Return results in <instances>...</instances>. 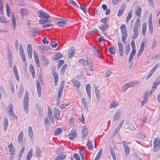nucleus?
I'll use <instances>...</instances> for the list:
<instances>
[{"label":"nucleus","instance_id":"12","mask_svg":"<svg viewBox=\"0 0 160 160\" xmlns=\"http://www.w3.org/2000/svg\"><path fill=\"white\" fill-rule=\"evenodd\" d=\"M69 138L71 140H73L76 136L77 133L75 129H72L70 132Z\"/></svg>","mask_w":160,"mask_h":160},{"label":"nucleus","instance_id":"5","mask_svg":"<svg viewBox=\"0 0 160 160\" xmlns=\"http://www.w3.org/2000/svg\"><path fill=\"white\" fill-rule=\"evenodd\" d=\"M40 82H42V79H40V81L38 80L37 81L36 87L37 88V92L38 97H40L41 96V87L40 85Z\"/></svg>","mask_w":160,"mask_h":160},{"label":"nucleus","instance_id":"64","mask_svg":"<svg viewBox=\"0 0 160 160\" xmlns=\"http://www.w3.org/2000/svg\"><path fill=\"white\" fill-rule=\"evenodd\" d=\"M130 49L129 45H128L126 47L125 53L127 55L129 53Z\"/></svg>","mask_w":160,"mask_h":160},{"label":"nucleus","instance_id":"16","mask_svg":"<svg viewBox=\"0 0 160 160\" xmlns=\"http://www.w3.org/2000/svg\"><path fill=\"white\" fill-rule=\"evenodd\" d=\"M9 148V152L10 154L11 155H13L15 154V148L12 145V143H11L8 145Z\"/></svg>","mask_w":160,"mask_h":160},{"label":"nucleus","instance_id":"3","mask_svg":"<svg viewBox=\"0 0 160 160\" xmlns=\"http://www.w3.org/2000/svg\"><path fill=\"white\" fill-rule=\"evenodd\" d=\"M38 16L42 18L47 19L50 17L49 14L46 13V12L42 10L39 11L38 12Z\"/></svg>","mask_w":160,"mask_h":160},{"label":"nucleus","instance_id":"21","mask_svg":"<svg viewBox=\"0 0 160 160\" xmlns=\"http://www.w3.org/2000/svg\"><path fill=\"white\" fill-rule=\"evenodd\" d=\"M135 12L136 16H138L139 18H140L141 16V14L142 12L141 8L139 6H137L135 10Z\"/></svg>","mask_w":160,"mask_h":160},{"label":"nucleus","instance_id":"53","mask_svg":"<svg viewBox=\"0 0 160 160\" xmlns=\"http://www.w3.org/2000/svg\"><path fill=\"white\" fill-rule=\"evenodd\" d=\"M108 51L112 54H114L115 53V48L113 47H111L109 48Z\"/></svg>","mask_w":160,"mask_h":160},{"label":"nucleus","instance_id":"30","mask_svg":"<svg viewBox=\"0 0 160 160\" xmlns=\"http://www.w3.org/2000/svg\"><path fill=\"white\" fill-rule=\"evenodd\" d=\"M139 83V82L138 81H136L135 82H132L126 83L127 85V86L128 88L132 87L134 86H136Z\"/></svg>","mask_w":160,"mask_h":160},{"label":"nucleus","instance_id":"2","mask_svg":"<svg viewBox=\"0 0 160 160\" xmlns=\"http://www.w3.org/2000/svg\"><path fill=\"white\" fill-rule=\"evenodd\" d=\"M28 92L27 91L25 93L23 102L24 109L27 114L28 113Z\"/></svg>","mask_w":160,"mask_h":160},{"label":"nucleus","instance_id":"36","mask_svg":"<svg viewBox=\"0 0 160 160\" xmlns=\"http://www.w3.org/2000/svg\"><path fill=\"white\" fill-rule=\"evenodd\" d=\"M82 103L84 106V108L87 111H88V107L87 101L84 98L81 99Z\"/></svg>","mask_w":160,"mask_h":160},{"label":"nucleus","instance_id":"23","mask_svg":"<svg viewBox=\"0 0 160 160\" xmlns=\"http://www.w3.org/2000/svg\"><path fill=\"white\" fill-rule=\"evenodd\" d=\"M28 134L30 139H33L34 138L33 131L32 128L30 126H29L28 127Z\"/></svg>","mask_w":160,"mask_h":160},{"label":"nucleus","instance_id":"60","mask_svg":"<svg viewBox=\"0 0 160 160\" xmlns=\"http://www.w3.org/2000/svg\"><path fill=\"white\" fill-rule=\"evenodd\" d=\"M13 73H14V74L15 76L16 79L17 80V81L18 82H19L20 80H19V76L18 74V71H15L13 72Z\"/></svg>","mask_w":160,"mask_h":160},{"label":"nucleus","instance_id":"61","mask_svg":"<svg viewBox=\"0 0 160 160\" xmlns=\"http://www.w3.org/2000/svg\"><path fill=\"white\" fill-rule=\"evenodd\" d=\"M109 150H110V152L111 153V155L113 158V159H114V158H115L116 156L115 155V154L114 150L112 148H110V149Z\"/></svg>","mask_w":160,"mask_h":160},{"label":"nucleus","instance_id":"7","mask_svg":"<svg viewBox=\"0 0 160 160\" xmlns=\"http://www.w3.org/2000/svg\"><path fill=\"white\" fill-rule=\"evenodd\" d=\"M9 111H8L9 114L12 117L15 118H17V116L13 112V106L11 103H10L8 106Z\"/></svg>","mask_w":160,"mask_h":160},{"label":"nucleus","instance_id":"47","mask_svg":"<svg viewBox=\"0 0 160 160\" xmlns=\"http://www.w3.org/2000/svg\"><path fill=\"white\" fill-rule=\"evenodd\" d=\"M67 65L65 64L61 68L60 71V73L62 75H63L64 74Z\"/></svg>","mask_w":160,"mask_h":160},{"label":"nucleus","instance_id":"63","mask_svg":"<svg viewBox=\"0 0 160 160\" xmlns=\"http://www.w3.org/2000/svg\"><path fill=\"white\" fill-rule=\"evenodd\" d=\"M79 152L82 160H84V152L82 150L79 149Z\"/></svg>","mask_w":160,"mask_h":160},{"label":"nucleus","instance_id":"18","mask_svg":"<svg viewBox=\"0 0 160 160\" xmlns=\"http://www.w3.org/2000/svg\"><path fill=\"white\" fill-rule=\"evenodd\" d=\"M144 46L145 42L144 41H143L141 43V44L140 48L138 51L137 54L138 57H139L142 53V52L144 50Z\"/></svg>","mask_w":160,"mask_h":160},{"label":"nucleus","instance_id":"57","mask_svg":"<svg viewBox=\"0 0 160 160\" xmlns=\"http://www.w3.org/2000/svg\"><path fill=\"white\" fill-rule=\"evenodd\" d=\"M40 48L41 50L45 51H48L50 49V47L48 46H42Z\"/></svg>","mask_w":160,"mask_h":160},{"label":"nucleus","instance_id":"44","mask_svg":"<svg viewBox=\"0 0 160 160\" xmlns=\"http://www.w3.org/2000/svg\"><path fill=\"white\" fill-rule=\"evenodd\" d=\"M8 126V119L6 118H5L4 119V122L3 124V128L5 131H6L7 130Z\"/></svg>","mask_w":160,"mask_h":160},{"label":"nucleus","instance_id":"43","mask_svg":"<svg viewBox=\"0 0 160 160\" xmlns=\"http://www.w3.org/2000/svg\"><path fill=\"white\" fill-rule=\"evenodd\" d=\"M72 81L73 84L74 86L78 88L80 86L81 84L78 81L75 79H72Z\"/></svg>","mask_w":160,"mask_h":160},{"label":"nucleus","instance_id":"45","mask_svg":"<svg viewBox=\"0 0 160 160\" xmlns=\"http://www.w3.org/2000/svg\"><path fill=\"white\" fill-rule=\"evenodd\" d=\"M132 10H131L128 13V15L126 18V21L127 23L130 20V19L132 18Z\"/></svg>","mask_w":160,"mask_h":160},{"label":"nucleus","instance_id":"39","mask_svg":"<svg viewBox=\"0 0 160 160\" xmlns=\"http://www.w3.org/2000/svg\"><path fill=\"white\" fill-rule=\"evenodd\" d=\"M30 72L32 73V78H34L35 76V72L34 68L33 66L31 64H30Z\"/></svg>","mask_w":160,"mask_h":160},{"label":"nucleus","instance_id":"40","mask_svg":"<svg viewBox=\"0 0 160 160\" xmlns=\"http://www.w3.org/2000/svg\"><path fill=\"white\" fill-rule=\"evenodd\" d=\"M148 26L149 30H153V28L152 17L150 16L149 17L148 20Z\"/></svg>","mask_w":160,"mask_h":160},{"label":"nucleus","instance_id":"13","mask_svg":"<svg viewBox=\"0 0 160 160\" xmlns=\"http://www.w3.org/2000/svg\"><path fill=\"white\" fill-rule=\"evenodd\" d=\"M27 51L29 58H31L32 56V48L31 44L28 45L27 47Z\"/></svg>","mask_w":160,"mask_h":160},{"label":"nucleus","instance_id":"59","mask_svg":"<svg viewBox=\"0 0 160 160\" xmlns=\"http://www.w3.org/2000/svg\"><path fill=\"white\" fill-rule=\"evenodd\" d=\"M25 149V147H23L22 149H21L20 152H19V159H20L22 156V154L23 153Z\"/></svg>","mask_w":160,"mask_h":160},{"label":"nucleus","instance_id":"35","mask_svg":"<svg viewBox=\"0 0 160 160\" xmlns=\"http://www.w3.org/2000/svg\"><path fill=\"white\" fill-rule=\"evenodd\" d=\"M94 88L95 91V93L97 97V98L98 100H99L100 96V91L98 89L97 87L96 86H94Z\"/></svg>","mask_w":160,"mask_h":160},{"label":"nucleus","instance_id":"51","mask_svg":"<svg viewBox=\"0 0 160 160\" xmlns=\"http://www.w3.org/2000/svg\"><path fill=\"white\" fill-rule=\"evenodd\" d=\"M102 154V150L100 149L94 160H99Z\"/></svg>","mask_w":160,"mask_h":160},{"label":"nucleus","instance_id":"31","mask_svg":"<svg viewBox=\"0 0 160 160\" xmlns=\"http://www.w3.org/2000/svg\"><path fill=\"white\" fill-rule=\"evenodd\" d=\"M118 102L113 100L110 104L109 108L110 109H111L113 108L116 107L118 106Z\"/></svg>","mask_w":160,"mask_h":160},{"label":"nucleus","instance_id":"24","mask_svg":"<svg viewBox=\"0 0 160 160\" xmlns=\"http://www.w3.org/2000/svg\"><path fill=\"white\" fill-rule=\"evenodd\" d=\"M88 133V131L87 127H84L82 130V138H84L86 136Z\"/></svg>","mask_w":160,"mask_h":160},{"label":"nucleus","instance_id":"10","mask_svg":"<svg viewBox=\"0 0 160 160\" xmlns=\"http://www.w3.org/2000/svg\"><path fill=\"white\" fill-rule=\"evenodd\" d=\"M158 80L157 81H156L153 84L152 88H151L150 92L151 93H152L153 92H154L155 90L157 88V86L159 84L160 81V76L158 77Z\"/></svg>","mask_w":160,"mask_h":160},{"label":"nucleus","instance_id":"17","mask_svg":"<svg viewBox=\"0 0 160 160\" xmlns=\"http://www.w3.org/2000/svg\"><path fill=\"white\" fill-rule=\"evenodd\" d=\"M47 21H49L48 20V19H46V20H43L42 19H41L39 21V22H40V23L42 24V28H48V27H50L51 26H53V25L51 24H47L44 25V22H47Z\"/></svg>","mask_w":160,"mask_h":160},{"label":"nucleus","instance_id":"38","mask_svg":"<svg viewBox=\"0 0 160 160\" xmlns=\"http://www.w3.org/2000/svg\"><path fill=\"white\" fill-rule=\"evenodd\" d=\"M20 12L21 15L23 16L28 15L29 13L28 10L25 8L22 9Z\"/></svg>","mask_w":160,"mask_h":160},{"label":"nucleus","instance_id":"4","mask_svg":"<svg viewBox=\"0 0 160 160\" xmlns=\"http://www.w3.org/2000/svg\"><path fill=\"white\" fill-rule=\"evenodd\" d=\"M159 141L158 138H155L154 140L153 151L154 152H156L158 151L159 148L158 147V146H159V148L160 149V143Z\"/></svg>","mask_w":160,"mask_h":160},{"label":"nucleus","instance_id":"50","mask_svg":"<svg viewBox=\"0 0 160 160\" xmlns=\"http://www.w3.org/2000/svg\"><path fill=\"white\" fill-rule=\"evenodd\" d=\"M6 7L7 15L8 17H9L10 16V11L9 6L8 3L6 4Z\"/></svg>","mask_w":160,"mask_h":160},{"label":"nucleus","instance_id":"8","mask_svg":"<svg viewBox=\"0 0 160 160\" xmlns=\"http://www.w3.org/2000/svg\"><path fill=\"white\" fill-rule=\"evenodd\" d=\"M159 64L157 63L156 64L152 69L149 72L148 75L146 79H149L153 74L154 72H155L157 68L158 67Z\"/></svg>","mask_w":160,"mask_h":160},{"label":"nucleus","instance_id":"34","mask_svg":"<svg viewBox=\"0 0 160 160\" xmlns=\"http://www.w3.org/2000/svg\"><path fill=\"white\" fill-rule=\"evenodd\" d=\"M23 136V132L21 131L19 133L18 136V140L19 143H20L22 142Z\"/></svg>","mask_w":160,"mask_h":160},{"label":"nucleus","instance_id":"41","mask_svg":"<svg viewBox=\"0 0 160 160\" xmlns=\"http://www.w3.org/2000/svg\"><path fill=\"white\" fill-rule=\"evenodd\" d=\"M12 20L13 26V29H15L16 27L15 17L14 13H12Z\"/></svg>","mask_w":160,"mask_h":160},{"label":"nucleus","instance_id":"62","mask_svg":"<svg viewBox=\"0 0 160 160\" xmlns=\"http://www.w3.org/2000/svg\"><path fill=\"white\" fill-rule=\"evenodd\" d=\"M134 33L132 35V38L135 39H136L138 35V31H133Z\"/></svg>","mask_w":160,"mask_h":160},{"label":"nucleus","instance_id":"56","mask_svg":"<svg viewBox=\"0 0 160 160\" xmlns=\"http://www.w3.org/2000/svg\"><path fill=\"white\" fill-rule=\"evenodd\" d=\"M152 59L153 60L160 59V53L155 55L153 56L152 57Z\"/></svg>","mask_w":160,"mask_h":160},{"label":"nucleus","instance_id":"49","mask_svg":"<svg viewBox=\"0 0 160 160\" xmlns=\"http://www.w3.org/2000/svg\"><path fill=\"white\" fill-rule=\"evenodd\" d=\"M64 151V147L63 146H59L56 151L57 154L62 153Z\"/></svg>","mask_w":160,"mask_h":160},{"label":"nucleus","instance_id":"42","mask_svg":"<svg viewBox=\"0 0 160 160\" xmlns=\"http://www.w3.org/2000/svg\"><path fill=\"white\" fill-rule=\"evenodd\" d=\"M32 149H31L28 153L27 155V159L28 160H30L32 156Z\"/></svg>","mask_w":160,"mask_h":160},{"label":"nucleus","instance_id":"20","mask_svg":"<svg viewBox=\"0 0 160 160\" xmlns=\"http://www.w3.org/2000/svg\"><path fill=\"white\" fill-rule=\"evenodd\" d=\"M91 87L89 84H87L86 86V89L87 94L88 98L90 99L91 98Z\"/></svg>","mask_w":160,"mask_h":160},{"label":"nucleus","instance_id":"32","mask_svg":"<svg viewBox=\"0 0 160 160\" xmlns=\"http://www.w3.org/2000/svg\"><path fill=\"white\" fill-rule=\"evenodd\" d=\"M66 157L65 154H59L55 158L54 160H62L65 159Z\"/></svg>","mask_w":160,"mask_h":160},{"label":"nucleus","instance_id":"28","mask_svg":"<svg viewBox=\"0 0 160 160\" xmlns=\"http://www.w3.org/2000/svg\"><path fill=\"white\" fill-rule=\"evenodd\" d=\"M75 49L74 48H72L70 49L68 52V57L69 58H72L75 54Z\"/></svg>","mask_w":160,"mask_h":160},{"label":"nucleus","instance_id":"19","mask_svg":"<svg viewBox=\"0 0 160 160\" xmlns=\"http://www.w3.org/2000/svg\"><path fill=\"white\" fill-rule=\"evenodd\" d=\"M119 52L120 56L122 57L123 54V46L122 43L121 42H118V44Z\"/></svg>","mask_w":160,"mask_h":160},{"label":"nucleus","instance_id":"33","mask_svg":"<svg viewBox=\"0 0 160 160\" xmlns=\"http://www.w3.org/2000/svg\"><path fill=\"white\" fill-rule=\"evenodd\" d=\"M135 52L136 50H133V49L132 50V52H131L128 60L129 62H131L133 58V56L135 53Z\"/></svg>","mask_w":160,"mask_h":160},{"label":"nucleus","instance_id":"15","mask_svg":"<svg viewBox=\"0 0 160 160\" xmlns=\"http://www.w3.org/2000/svg\"><path fill=\"white\" fill-rule=\"evenodd\" d=\"M122 35V40L123 43H126L125 40L127 39L128 37V33L127 31H121Z\"/></svg>","mask_w":160,"mask_h":160},{"label":"nucleus","instance_id":"9","mask_svg":"<svg viewBox=\"0 0 160 160\" xmlns=\"http://www.w3.org/2000/svg\"><path fill=\"white\" fill-rule=\"evenodd\" d=\"M122 143L124 148L125 154L127 155H128L130 152V148L126 142L125 141H122Z\"/></svg>","mask_w":160,"mask_h":160},{"label":"nucleus","instance_id":"29","mask_svg":"<svg viewBox=\"0 0 160 160\" xmlns=\"http://www.w3.org/2000/svg\"><path fill=\"white\" fill-rule=\"evenodd\" d=\"M139 83V82L138 81H136L135 82H132L126 83L127 85V86L128 88L132 87L134 86H136Z\"/></svg>","mask_w":160,"mask_h":160},{"label":"nucleus","instance_id":"22","mask_svg":"<svg viewBox=\"0 0 160 160\" xmlns=\"http://www.w3.org/2000/svg\"><path fill=\"white\" fill-rule=\"evenodd\" d=\"M67 22L66 20H61L57 22V25L58 27H62L65 26Z\"/></svg>","mask_w":160,"mask_h":160},{"label":"nucleus","instance_id":"25","mask_svg":"<svg viewBox=\"0 0 160 160\" xmlns=\"http://www.w3.org/2000/svg\"><path fill=\"white\" fill-rule=\"evenodd\" d=\"M53 75L54 78V85L55 86H56L58 81V76L57 73L55 72L53 73Z\"/></svg>","mask_w":160,"mask_h":160},{"label":"nucleus","instance_id":"14","mask_svg":"<svg viewBox=\"0 0 160 160\" xmlns=\"http://www.w3.org/2000/svg\"><path fill=\"white\" fill-rule=\"evenodd\" d=\"M53 115L56 120H59L60 118V112L59 110L57 108H54L53 110Z\"/></svg>","mask_w":160,"mask_h":160},{"label":"nucleus","instance_id":"27","mask_svg":"<svg viewBox=\"0 0 160 160\" xmlns=\"http://www.w3.org/2000/svg\"><path fill=\"white\" fill-rule=\"evenodd\" d=\"M48 118L52 123H54V120L53 118V116L52 114V110L50 109H48Z\"/></svg>","mask_w":160,"mask_h":160},{"label":"nucleus","instance_id":"6","mask_svg":"<svg viewBox=\"0 0 160 160\" xmlns=\"http://www.w3.org/2000/svg\"><path fill=\"white\" fill-rule=\"evenodd\" d=\"M93 51L94 52V54L96 56L98 57L99 58H102V50L101 48H99L97 49L96 48H94L93 49Z\"/></svg>","mask_w":160,"mask_h":160},{"label":"nucleus","instance_id":"55","mask_svg":"<svg viewBox=\"0 0 160 160\" xmlns=\"http://www.w3.org/2000/svg\"><path fill=\"white\" fill-rule=\"evenodd\" d=\"M69 123L71 127H73L75 125V122L74 118H71L69 120Z\"/></svg>","mask_w":160,"mask_h":160},{"label":"nucleus","instance_id":"58","mask_svg":"<svg viewBox=\"0 0 160 160\" xmlns=\"http://www.w3.org/2000/svg\"><path fill=\"white\" fill-rule=\"evenodd\" d=\"M69 105V103H68L67 104H61L60 106V108L62 109H66V107Z\"/></svg>","mask_w":160,"mask_h":160},{"label":"nucleus","instance_id":"46","mask_svg":"<svg viewBox=\"0 0 160 160\" xmlns=\"http://www.w3.org/2000/svg\"><path fill=\"white\" fill-rule=\"evenodd\" d=\"M63 85H61L58 92V97H61L62 94L63 90Z\"/></svg>","mask_w":160,"mask_h":160},{"label":"nucleus","instance_id":"48","mask_svg":"<svg viewBox=\"0 0 160 160\" xmlns=\"http://www.w3.org/2000/svg\"><path fill=\"white\" fill-rule=\"evenodd\" d=\"M86 145L88 147V148L89 150H91L93 147V145L92 144L91 141L90 140H88L86 143Z\"/></svg>","mask_w":160,"mask_h":160},{"label":"nucleus","instance_id":"1","mask_svg":"<svg viewBox=\"0 0 160 160\" xmlns=\"http://www.w3.org/2000/svg\"><path fill=\"white\" fill-rule=\"evenodd\" d=\"M78 62L84 67H86L87 65L91 71H93L92 62L90 59H87L86 61L84 59H81L79 60Z\"/></svg>","mask_w":160,"mask_h":160},{"label":"nucleus","instance_id":"37","mask_svg":"<svg viewBox=\"0 0 160 160\" xmlns=\"http://www.w3.org/2000/svg\"><path fill=\"white\" fill-rule=\"evenodd\" d=\"M62 56V55L60 53H58L55 55L53 56L52 59L54 60H58V59L61 58Z\"/></svg>","mask_w":160,"mask_h":160},{"label":"nucleus","instance_id":"52","mask_svg":"<svg viewBox=\"0 0 160 160\" xmlns=\"http://www.w3.org/2000/svg\"><path fill=\"white\" fill-rule=\"evenodd\" d=\"M62 131V129L61 128H58L55 131V135L56 136L59 135L61 134Z\"/></svg>","mask_w":160,"mask_h":160},{"label":"nucleus","instance_id":"26","mask_svg":"<svg viewBox=\"0 0 160 160\" xmlns=\"http://www.w3.org/2000/svg\"><path fill=\"white\" fill-rule=\"evenodd\" d=\"M140 20L139 18H137L134 26L133 30H138L140 27Z\"/></svg>","mask_w":160,"mask_h":160},{"label":"nucleus","instance_id":"11","mask_svg":"<svg viewBox=\"0 0 160 160\" xmlns=\"http://www.w3.org/2000/svg\"><path fill=\"white\" fill-rule=\"evenodd\" d=\"M122 114V112L119 110L117 112L114 114L113 117V121L115 122L119 120Z\"/></svg>","mask_w":160,"mask_h":160},{"label":"nucleus","instance_id":"54","mask_svg":"<svg viewBox=\"0 0 160 160\" xmlns=\"http://www.w3.org/2000/svg\"><path fill=\"white\" fill-rule=\"evenodd\" d=\"M36 152L37 157L38 158L40 157H41V150L38 147L37 148H36Z\"/></svg>","mask_w":160,"mask_h":160}]
</instances>
